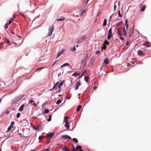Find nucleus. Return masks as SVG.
<instances>
[{"mask_svg":"<svg viewBox=\"0 0 151 151\" xmlns=\"http://www.w3.org/2000/svg\"><path fill=\"white\" fill-rule=\"evenodd\" d=\"M63 81H62L60 83H59V85L60 86H62L63 85Z\"/></svg>","mask_w":151,"mask_h":151,"instance_id":"obj_38","label":"nucleus"},{"mask_svg":"<svg viewBox=\"0 0 151 151\" xmlns=\"http://www.w3.org/2000/svg\"><path fill=\"white\" fill-rule=\"evenodd\" d=\"M142 45L144 46L148 47L150 46L151 44L150 42H144L143 44H142Z\"/></svg>","mask_w":151,"mask_h":151,"instance_id":"obj_4","label":"nucleus"},{"mask_svg":"<svg viewBox=\"0 0 151 151\" xmlns=\"http://www.w3.org/2000/svg\"><path fill=\"white\" fill-rule=\"evenodd\" d=\"M38 129V127H37V128H35V129Z\"/></svg>","mask_w":151,"mask_h":151,"instance_id":"obj_62","label":"nucleus"},{"mask_svg":"<svg viewBox=\"0 0 151 151\" xmlns=\"http://www.w3.org/2000/svg\"><path fill=\"white\" fill-rule=\"evenodd\" d=\"M63 66H64V65H62V66H61V68H62Z\"/></svg>","mask_w":151,"mask_h":151,"instance_id":"obj_61","label":"nucleus"},{"mask_svg":"<svg viewBox=\"0 0 151 151\" xmlns=\"http://www.w3.org/2000/svg\"><path fill=\"white\" fill-rule=\"evenodd\" d=\"M24 104H23L19 108V111H23V110L24 109Z\"/></svg>","mask_w":151,"mask_h":151,"instance_id":"obj_12","label":"nucleus"},{"mask_svg":"<svg viewBox=\"0 0 151 151\" xmlns=\"http://www.w3.org/2000/svg\"><path fill=\"white\" fill-rule=\"evenodd\" d=\"M111 30L112 29L111 28H110L109 30V34L107 36V39L108 40H110L111 37L112 36V34L111 33Z\"/></svg>","mask_w":151,"mask_h":151,"instance_id":"obj_3","label":"nucleus"},{"mask_svg":"<svg viewBox=\"0 0 151 151\" xmlns=\"http://www.w3.org/2000/svg\"><path fill=\"white\" fill-rule=\"evenodd\" d=\"M131 62V63H132V64H134V62H133V61H132V62Z\"/></svg>","mask_w":151,"mask_h":151,"instance_id":"obj_63","label":"nucleus"},{"mask_svg":"<svg viewBox=\"0 0 151 151\" xmlns=\"http://www.w3.org/2000/svg\"><path fill=\"white\" fill-rule=\"evenodd\" d=\"M100 51L99 50H98L96 52V54H98L99 53H100Z\"/></svg>","mask_w":151,"mask_h":151,"instance_id":"obj_50","label":"nucleus"},{"mask_svg":"<svg viewBox=\"0 0 151 151\" xmlns=\"http://www.w3.org/2000/svg\"><path fill=\"white\" fill-rule=\"evenodd\" d=\"M62 150L64 151H70L66 147H64L63 148Z\"/></svg>","mask_w":151,"mask_h":151,"instance_id":"obj_19","label":"nucleus"},{"mask_svg":"<svg viewBox=\"0 0 151 151\" xmlns=\"http://www.w3.org/2000/svg\"><path fill=\"white\" fill-rule=\"evenodd\" d=\"M41 151H50V150L49 148H48L45 149H43Z\"/></svg>","mask_w":151,"mask_h":151,"instance_id":"obj_32","label":"nucleus"},{"mask_svg":"<svg viewBox=\"0 0 151 151\" xmlns=\"http://www.w3.org/2000/svg\"><path fill=\"white\" fill-rule=\"evenodd\" d=\"M80 73H77L76 72V73H74L72 75V76H75V77H77L78 75H80Z\"/></svg>","mask_w":151,"mask_h":151,"instance_id":"obj_22","label":"nucleus"},{"mask_svg":"<svg viewBox=\"0 0 151 151\" xmlns=\"http://www.w3.org/2000/svg\"><path fill=\"white\" fill-rule=\"evenodd\" d=\"M72 150L73 151H77V150L80 151H84L82 149L81 146L80 145L77 146L76 148H74L73 145Z\"/></svg>","mask_w":151,"mask_h":151,"instance_id":"obj_2","label":"nucleus"},{"mask_svg":"<svg viewBox=\"0 0 151 151\" xmlns=\"http://www.w3.org/2000/svg\"><path fill=\"white\" fill-rule=\"evenodd\" d=\"M54 134L55 133L54 132H51L50 134H47V137L49 138H51L54 136Z\"/></svg>","mask_w":151,"mask_h":151,"instance_id":"obj_6","label":"nucleus"},{"mask_svg":"<svg viewBox=\"0 0 151 151\" xmlns=\"http://www.w3.org/2000/svg\"><path fill=\"white\" fill-rule=\"evenodd\" d=\"M116 5H114V11H115L116 8Z\"/></svg>","mask_w":151,"mask_h":151,"instance_id":"obj_48","label":"nucleus"},{"mask_svg":"<svg viewBox=\"0 0 151 151\" xmlns=\"http://www.w3.org/2000/svg\"><path fill=\"white\" fill-rule=\"evenodd\" d=\"M81 83L80 81L78 82L76 84L75 88L77 90L78 88L79 87Z\"/></svg>","mask_w":151,"mask_h":151,"instance_id":"obj_8","label":"nucleus"},{"mask_svg":"<svg viewBox=\"0 0 151 151\" xmlns=\"http://www.w3.org/2000/svg\"><path fill=\"white\" fill-rule=\"evenodd\" d=\"M97 87H96V86H94V89L95 90H96L97 89Z\"/></svg>","mask_w":151,"mask_h":151,"instance_id":"obj_54","label":"nucleus"},{"mask_svg":"<svg viewBox=\"0 0 151 151\" xmlns=\"http://www.w3.org/2000/svg\"><path fill=\"white\" fill-rule=\"evenodd\" d=\"M64 52V50H62L60 52H58V56L57 57H56V58H57L59 56H60V55H61L63 52Z\"/></svg>","mask_w":151,"mask_h":151,"instance_id":"obj_10","label":"nucleus"},{"mask_svg":"<svg viewBox=\"0 0 151 151\" xmlns=\"http://www.w3.org/2000/svg\"><path fill=\"white\" fill-rule=\"evenodd\" d=\"M104 63L106 64H108L109 63V60L107 58H106L104 60Z\"/></svg>","mask_w":151,"mask_h":151,"instance_id":"obj_13","label":"nucleus"},{"mask_svg":"<svg viewBox=\"0 0 151 151\" xmlns=\"http://www.w3.org/2000/svg\"><path fill=\"white\" fill-rule=\"evenodd\" d=\"M86 73V70H84L83 73H82L81 75V77L83 76V75L85 73Z\"/></svg>","mask_w":151,"mask_h":151,"instance_id":"obj_39","label":"nucleus"},{"mask_svg":"<svg viewBox=\"0 0 151 151\" xmlns=\"http://www.w3.org/2000/svg\"><path fill=\"white\" fill-rule=\"evenodd\" d=\"M14 124V122L13 121L12 122L11 124V125L10 126H12V127H13V126H12L13 125V124Z\"/></svg>","mask_w":151,"mask_h":151,"instance_id":"obj_45","label":"nucleus"},{"mask_svg":"<svg viewBox=\"0 0 151 151\" xmlns=\"http://www.w3.org/2000/svg\"><path fill=\"white\" fill-rule=\"evenodd\" d=\"M61 102V100L60 99L58 100L56 102L57 104H58Z\"/></svg>","mask_w":151,"mask_h":151,"instance_id":"obj_27","label":"nucleus"},{"mask_svg":"<svg viewBox=\"0 0 151 151\" xmlns=\"http://www.w3.org/2000/svg\"><path fill=\"white\" fill-rule=\"evenodd\" d=\"M134 29V27H133L131 29L129 32V34L130 35H131L133 33Z\"/></svg>","mask_w":151,"mask_h":151,"instance_id":"obj_11","label":"nucleus"},{"mask_svg":"<svg viewBox=\"0 0 151 151\" xmlns=\"http://www.w3.org/2000/svg\"><path fill=\"white\" fill-rule=\"evenodd\" d=\"M57 61V60L52 65H54L55 64V63H56V62Z\"/></svg>","mask_w":151,"mask_h":151,"instance_id":"obj_55","label":"nucleus"},{"mask_svg":"<svg viewBox=\"0 0 151 151\" xmlns=\"http://www.w3.org/2000/svg\"><path fill=\"white\" fill-rule=\"evenodd\" d=\"M127 22H128V20L127 19H126L125 26H126V28L127 29L128 28V24H127Z\"/></svg>","mask_w":151,"mask_h":151,"instance_id":"obj_21","label":"nucleus"},{"mask_svg":"<svg viewBox=\"0 0 151 151\" xmlns=\"http://www.w3.org/2000/svg\"><path fill=\"white\" fill-rule=\"evenodd\" d=\"M32 105H34V106H37V105H36V104L35 103H33Z\"/></svg>","mask_w":151,"mask_h":151,"instance_id":"obj_53","label":"nucleus"},{"mask_svg":"<svg viewBox=\"0 0 151 151\" xmlns=\"http://www.w3.org/2000/svg\"><path fill=\"white\" fill-rule=\"evenodd\" d=\"M85 38H86V37L85 36H83L82 37V39L83 40H84Z\"/></svg>","mask_w":151,"mask_h":151,"instance_id":"obj_52","label":"nucleus"},{"mask_svg":"<svg viewBox=\"0 0 151 151\" xmlns=\"http://www.w3.org/2000/svg\"><path fill=\"white\" fill-rule=\"evenodd\" d=\"M119 38L122 40H124V38L123 37H120Z\"/></svg>","mask_w":151,"mask_h":151,"instance_id":"obj_51","label":"nucleus"},{"mask_svg":"<svg viewBox=\"0 0 151 151\" xmlns=\"http://www.w3.org/2000/svg\"><path fill=\"white\" fill-rule=\"evenodd\" d=\"M65 19V17H61V19H56V20L57 21H63Z\"/></svg>","mask_w":151,"mask_h":151,"instance_id":"obj_15","label":"nucleus"},{"mask_svg":"<svg viewBox=\"0 0 151 151\" xmlns=\"http://www.w3.org/2000/svg\"><path fill=\"white\" fill-rule=\"evenodd\" d=\"M88 78L89 77L88 76H85L84 77L85 80L86 82H87L88 81Z\"/></svg>","mask_w":151,"mask_h":151,"instance_id":"obj_24","label":"nucleus"},{"mask_svg":"<svg viewBox=\"0 0 151 151\" xmlns=\"http://www.w3.org/2000/svg\"><path fill=\"white\" fill-rule=\"evenodd\" d=\"M72 140H73V141L74 142H76V143H77L78 142V139L76 138H73L72 139Z\"/></svg>","mask_w":151,"mask_h":151,"instance_id":"obj_28","label":"nucleus"},{"mask_svg":"<svg viewBox=\"0 0 151 151\" xmlns=\"http://www.w3.org/2000/svg\"><path fill=\"white\" fill-rule=\"evenodd\" d=\"M117 34L118 35L120 36H122L123 35V34L121 31H120V29H117Z\"/></svg>","mask_w":151,"mask_h":151,"instance_id":"obj_9","label":"nucleus"},{"mask_svg":"<svg viewBox=\"0 0 151 151\" xmlns=\"http://www.w3.org/2000/svg\"><path fill=\"white\" fill-rule=\"evenodd\" d=\"M68 116H65V117L64 119V121L66 123H68Z\"/></svg>","mask_w":151,"mask_h":151,"instance_id":"obj_23","label":"nucleus"},{"mask_svg":"<svg viewBox=\"0 0 151 151\" xmlns=\"http://www.w3.org/2000/svg\"><path fill=\"white\" fill-rule=\"evenodd\" d=\"M66 65L69 66V64L68 63H65L63 64V65H64V66Z\"/></svg>","mask_w":151,"mask_h":151,"instance_id":"obj_49","label":"nucleus"},{"mask_svg":"<svg viewBox=\"0 0 151 151\" xmlns=\"http://www.w3.org/2000/svg\"><path fill=\"white\" fill-rule=\"evenodd\" d=\"M111 16H110V18H109L110 19H111Z\"/></svg>","mask_w":151,"mask_h":151,"instance_id":"obj_64","label":"nucleus"},{"mask_svg":"<svg viewBox=\"0 0 151 151\" xmlns=\"http://www.w3.org/2000/svg\"><path fill=\"white\" fill-rule=\"evenodd\" d=\"M59 82H57L54 85L53 88L52 89H50V90L51 91L53 89H57L58 88V85H59Z\"/></svg>","mask_w":151,"mask_h":151,"instance_id":"obj_5","label":"nucleus"},{"mask_svg":"<svg viewBox=\"0 0 151 151\" xmlns=\"http://www.w3.org/2000/svg\"><path fill=\"white\" fill-rule=\"evenodd\" d=\"M11 32L13 34H15V33H14V32H13V31H12Z\"/></svg>","mask_w":151,"mask_h":151,"instance_id":"obj_58","label":"nucleus"},{"mask_svg":"<svg viewBox=\"0 0 151 151\" xmlns=\"http://www.w3.org/2000/svg\"><path fill=\"white\" fill-rule=\"evenodd\" d=\"M43 68V67H41V68H37L36 69V71H39L40 70H42V69Z\"/></svg>","mask_w":151,"mask_h":151,"instance_id":"obj_33","label":"nucleus"},{"mask_svg":"<svg viewBox=\"0 0 151 151\" xmlns=\"http://www.w3.org/2000/svg\"><path fill=\"white\" fill-rule=\"evenodd\" d=\"M65 126L66 127L67 129H69V122L68 123H65Z\"/></svg>","mask_w":151,"mask_h":151,"instance_id":"obj_17","label":"nucleus"},{"mask_svg":"<svg viewBox=\"0 0 151 151\" xmlns=\"http://www.w3.org/2000/svg\"><path fill=\"white\" fill-rule=\"evenodd\" d=\"M122 29V27H121L119 28L118 29H120V31H121Z\"/></svg>","mask_w":151,"mask_h":151,"instance_id":"obj_56","label":"nucleus"},{"mask_svg":"<svg viewBox=\"0 0 151 151\" xmlns=\"http://www.w3.org/2000/svg\"><path fill=\"white\" fill-rule=\"evenodd\" d=\"M145 8H146V6H143L142 7L141 10L142 12L144 11L145 9Z\"/></svg>","mask_w":151,"mask_h":151,"instance_id":"obj_25","label":"nucleus"},{"mask_svg":"<svg viewBox=\"0 0 151 151\" xmlns=\"http://www.w3.org/2000/svg\"><path fill=\"white\" fill-rule=\"evenodd\" d=\"M34 101L33 99H31L29 102V104H31L32 102H34Z\"/></svg>","mask_w":151,"mask_h":151,"instance_id":"obj_37","label":"nucleus"},{"mask_svg":"<svg viewBox=\"0 0 151 151\" xmlns=\"http://www.w3.org/2000/svg\"><path fill=\"white\" fill-rule=\"evenodd\" d=\"M81 105H79L77 107V108L76 111H79L81 108Z\"/></svg>","mask_w":151,"mask_h":151,"instance_id":"obj_14","label":"nucleus"},{"mask_svg":"<svg viewBox=\"0 0 151 151\" xmlns=\"http://www.w3.org/2000/svg\"><path fill=\"white\" fill-rule=\"evenodd\" d=\"M124 36H126L127 35V32L126 31H123Z\"/></svg>","mask_w":151,"mask_h":151,"instance_id":"obj_44","label":"nucleus"},{"mask_svg":"<svg viewBox=\"0 0 151 151\" xmlns=\"http://www.w3.org/2000/svg\"><path fill=\"white\" fill-rule=\"evenodd\" d=\"M13 18L11 20H10L9 21V23H8V24L9 25L13 21Z\"/></svg>","mask_w":151,"mask_h":151,"instance_id":"obj_40","label":"nucleus"},{"mask_svg":"<svg viewBox=\"0 0 151 151\" xmlns=\"http://www.w3.org/2000/svg\"><path fill=\"white\" fill-rule=\"evenodd\" d=\"M11 43H12H12H13V44H16V43H15V42H12Z\"/></svg>","mask_w":151,"mask_h":151,"instance_id":"obj_60","label":"nucleus"},{"mask_svg":"<svg viewBox=\"0 0 151 151\" xmlns=\"http://www.w3.org/2000/svg\"><path fill=\"white\" fill-rule=\"evenodd\" d=\"M13 101H14V102H16L17 101H19V100H18L17 101H15L14 99L13 100Z\"/></svg>","mask_w":151,"mask_h":151,"instance_id":"obj_59","label":"nucleus"},{"mask_svg":"<svg viewBox=\"0 0 151 151\" xmlns=\"http://www.w3.org/2000/svg\"><path fill=\"white\" fill-rule=\"evenodd\" d=\"M8 26H9V24H7V23H6L5 24V28L7 29L8 27Z\"/></svg>","mask_w":151,"mask_h":151,"instance_id":"obj_43","label":"nucleus"},{"mask_svg":"<svg viewBox=\"0 0 151 151\" xmlns=\"http://www.w3.org/2000/svg\"><path fill=\"white\" fill-rule=\"evenodd\" d=\"M61 86H60L59 84L58 85V87L59 88L58 91H60L61 90V87H60Z\"/></svg>","mask_w":151,"mask_h":151,"instance_id":"obj_47","label":"nucleus"},{"mask_svg":"<svg viewBox=\"0 0 151 151\" xmlns=\"http://www.w3.org/2000/svg\"><path fill=\"white\" fill-rule=\"evenodd\" d=\"M62 138L65 139H71V138L68 135H63L62 136Z\"/></svg>","mask_w":151,"mask_h":151,"instance_id":"obj_7","label":"nucleus"},{"mask_svg":"<svg viewBox=\"0 0 151 151\" xmlns=\"http://www.w3.org/2000/svg\"><path fill=\"white\" fill-rule=\"evenodd\" d=\"M104 43L107 45H109V42L107 40H106L104 41Z\"/></svg>","mask_w":151,"mask_h":151,"instance_id":"obj_31","label":"nucleus"},{"mask_svg":"<svg viewBox=\"0 0 151 151\" xmlns=\"http://www.w3.org/2000/svg\"><path fill=\"white\" fill-rule=\"evenodd\" d=\"M122 23H123L122 22V21H121L117 23L116 24V27H118V26H120L122 25Z\"/></svg>","mask_w":151,"mask_h":151,"instance_id":"obj_18","label":"nucleus"},{"mask_svg":"<svg viewBox=\"0 0 151 151\" xmlns=\"http://www.w3.org/2000/svg\"><path fill=\"white\" fill-rule=\"evenodd\" d=\"M71 50L72 51H74L76 50V49L75 47H73L72 48H71Z\"/></svg>","mask_w":151,"mask_h":151,"instance_id":"obj_41","label":"nucleus"},{"mask_svg":"<svg viewBox=\"0 0 151 151\" xmlns=\"http://www.w3.org/2000/svg\"><path fill=\"white\" fill-rule=\"evenodd\" d=\"M123 31H126L125 29V27H124L123 28Z\"/></svg>","mask_w":151,"mask_h":151,"instance_id":"obj_57","label":"nucleus"},{"mask_svg":"<svg viewBox=\"0 0 151 151\" xmlns=\"http://www.w3.org/2000/svg\"><path fill=\"white\" fill-rule=\"evenodd\" d=\"M49 112V111L47 109H46L44 111V114H46V113H48Z\"/></svg>","mask_w":151,"mask_h":151,"instance_id":"obj_29","label":"nucleus"},{"mask_svg":"<svg viewBox=\"0 0 151 151\" xmlns=\"http://www.w3.org/2000/svg\"><path fill=\"white\" fill-rule=\"evenodd\" d=\"M138 54L139 55H144V53H143V52L142 50H140L138 52Z\"/></svg>","mask_w":151,"mask_h":151,"instance_id":"obj_16","label":"nucleus"},{"mask_svg":"<svg viewBox=\"0 0 151 151\" xmlns=\"http://www.w3.org/2000/svg\"><path fill=\"white\" fill-rule=\"evenodd\" d=\"M86 11V10L85 9H84V10H83L82 12V14H81V15H82Z\"/></svg>","mask_w":151,"mask_h":151,"instance_id":"obj_46","label":"nucleus"},{"mask_svg":"<svg viewBox=\"0 0 151 151\" xmlns=\"http://www.w3.org/2000/svg\"><path fill=\"white\" fill-rule=\"evenodd\" d=\"M5 40L7 42L9 45H10L12 44V43H10L9 40L7 38L5 39Z\"/></svg>","mask_w":151,"mask_h":151,"instance_id":"obj_26","label":"nucleus"},{"mask_svg":"<svg viewBox=\"0 0 151 151\" xmlns=\"http://www.w3.org/2000/svg\"><path fill=\"white\" fill-rule=\"evenodd\" d=\"M54 27L53 25L49 26L48 36H50L52 35V33L54 30Z\"/></svg>","mask_w":151,"mask_h":151,"instance_id":"obj_1","label":"nucleus"},{"mask_svg":"<svg viewBox=\"0 0 151 151\" xmlns=\"http://www.w3.org/2000/svg\"><path fill=\"white\" fill-rule=\"evenodd\" d=\"M51 117H52V116L51 115H49V118L48 119H47V121H50L51 120Z\"/></svg>","mask_w":151,"mask_h":151,"instance_id":"obj_30","label":"nucleus"},{"mask_svg":"<svg viewBox=\"0 0 151 151\" xmlns=\"http://www.w3.org/2000/svg\"><path fill=\"white\" fill-rule=\"evenodd\" d=\"M43 137V136H40L39 137V139L40 140L42 139Z\"/></svg>","mask_w":151,"mask_h":151,"instance_id":"obj_35","label":"nucleus"},{"mask_svg":"<svg viewBox=\"0 0 151 151\" xmlns=\"http://www.w3.org/2000/svg\"><path fill=\"white\" fill-rule=\"evenodd\" d=\"M20 115V113H18L17 114V118H18L19 117Z\"/></svg>","mask_w":151,"mask_h":151,"instance_id":"obj_36","label":"nucleus"},{"mask_svg":"<svg viewBox=\"0 0 151 151\" xmlns=\"http://www.w3.org/2000/svg\"><path fill=\"white\" fill-rule=\"evenodd\" d=\"M118 15H119V17H122V15H121V14H120V10H119L118 11Z\"/></svg>","mask_w":151,"mask_h":151,"instance_id":"obj_34","label":"nucleus"},{"mask_svg":"<svg viewBox=\"0 0 151 151\" xmlns=\"http://www.w3.org/2000/svg\"><path fill=\"white\" fill-rule=\"evenodd\" d=\"M106 24H107V19H104V21L103 22V26H105V25H106Z\"/></svg>","mask_w":151,"mask_h":151,"instance_id":"obj_20","label":"nucleus"},{"mask_svg":"<svg viewBox=\"0 0 151 151\" xmlns=\"http://www.w3.org/2000/svg\"><path fill=\"white\" fill-rule=\"evenodd\" d=\"M11 128H12V127L11 126H10L9 128H8V129H7V130L8 131H9L11 129Z\"/></svg>","mask_w":151,"mask_h":151,"instance_id":"obj_42","label":"nucleus"}]
</instances>
